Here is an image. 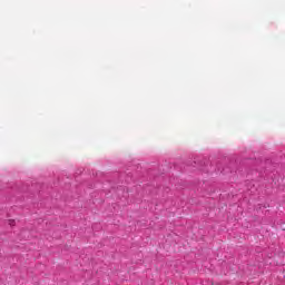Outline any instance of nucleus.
<instances>
[{
    "label": "nucleus",
    "mask_w": 285,
    "mask_h": 285,
    "mask_svg": "<svg viewBox=\"0 0 285 285\" xmlns=\"http://www.w3.org/2000/svg\"><path fill=\"white\" fill-rule=\"evenodd\" d=\"M9 226H14V220H9Z\"/></svg>",
    "instance_id": "1"
}]
</instances>
